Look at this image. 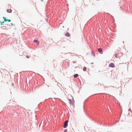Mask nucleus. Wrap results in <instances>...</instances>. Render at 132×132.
<instances>
[{"instance_id": "obj_1", "label": "nucleus", "mask_w": 132, "mask_h": 132, "mask_svg": "<svg viewBox=\"0 0 132 132\" xmlns=\"http://www.w3.org/2000/svg\"><path fill=\"white\" fill-rule=\"evenodd\" d=\"M68 120H67L66 121H65V122H64V125L63 126V127L64 128H65L67 127L68 125Z\"/></svg>"}, {"instance_id": "obj_2", "label": "nucleus", "mask_w": 132, "mask_h": 132, "mask_svg": "<svg viewBox=\"0 0 132 132\" xmlns=\"http://www.w3.org/2000/svg\"><path fill=\"white\" fill-rule=\"evenodd\" d=\"M115 67V65L113 63H111L109 65V67L114 68Z\"/></svg>"}, {"instance_id": "obj_3", "label": "nucleus", "mask_w": 132, "mask_h": 132, "mask_svg": "<svg viewBox=\"0 0 132 132\" xmlns=\"http://www.w3.org/2000/svg\"><path fill=\"white\" fill-rule=\"evenodd\" d=\"M68 100L69 101L70 104H71L73 105V104H74V103L73 101L71 100L70 99H68Z\"/></svg>"}, {"instance_id": "obj_4", "label": "nucleus", "mask_w": 132, "mask_h": 132, "mask_svg": "<svg viewBox=\"0 0 132 132\" xmlns=\"http://www.w3.org/2000/svg\"><path fill=\"white\" fill-rule=\"evenodd\" d=\"M3 18L5 21H8L9 22H10L11 21V20L10 19H6V18L5 17H3Z\"/></svg>"}, {"instance_id": "obj_5", "label": "nucleus", "mask_w": 132, "mask_h": 132, "mask_svg": "<svg viewBox=\"0 0 132 132\" xmlns=\"http://www.w3.org/2000/svg\"><path fill=\"white\" fill-rule=\"evenodd\" d=\"M65 36L67 37H69L70 36V34L68 32H66L65 33Z\"/></svg>"}, {"instance_id": "obj_6", "label": "nucleus", "mask_w": 132, "mask_h": 132, "mask_svg": "<svg viewBox=\"0 0 132 132\" xmlns=\"http://www.w3.org/2000/svg\"><path fill=\"white\" fill-rule=\"evenodd\" d=\"M98 51L99 52L100 54H102L103 53L102 50V49L101 48H98Z\"/></svg>"}, {"instance_id": "obj_7", "label": "nucleus", "mask_w": 132, "mask_h": 132, "mask_svg": "<svg viewBox=\"0 0 132 132\" xmlns=\"http://www.w3.org/2000/svg\"><path fill=\"white\" fill-rule=\"evenodd\" d=\"M129 115H131V113H132V111L131 110V109L130 108L129 109Z\"/></svg>"}, {"instance_id": "obj_8", "label": "nucleus", "mask_w": 132, "mask_h": 132, "mask_svg": "<svg viewBox=\"0 0 132 132\" xmlns=\"http://www.w3.org/2000/svg\"><path fill=\"white\" fill-rule=\"evenodd\" d=\"M7 11L8 13H11L12 12V10L11 9H8L7 10Z\"/></svg>"}, {"instance_id": "obj_9", "label": "nucleus", "mask_w": 132, "mask_h": 132, "mask_svg": "<svg viewBox=\"0 0 132 132\" xmlns=\"http://www.w3.org/2000/svg\"><path fill=\"white\" fill-rule=\"evenodd\" d=\"M34 42H36V43H37V44L38 45L39 44V42L37 40H34Z\"/></svg>"}, {"instance_id": "obj_10", "label": "nucleus", "mask_w": 132, "mask_h": 132, "mask_svg": "<svg viewBox=\"0 0 132 132\" xmlns=\"http://www.w3.org/2000/svg\"><path fill=\"white\" fill-rule=\"evenodd\" d=\"M78 76V75L77 74H76L74 76V77L75 78L77 77Z\"/></svg>"}, {"instance_id": "obj_11", "label": "nucleus", "mask_w": 132, "mask_h": 132, "mask_svg": "<svg viewBox=\"0 0 132 132\" xmlns=\"http://www.w3.org/2000/svg\"><path fill=\"white\" fill-rule=\"evenodd\" d=\"M83 70L84 71H86V67H84L83 69Z\"/></svg>"}, {"instance_id": "obj_12", "label": "nucleus", "mask_w": 132, "mask_h": 132, "mask_svg": "<svg viewBox=\"0 0 132 132\" xmlns=\"http://www.w3.org/2000/svg\"><path fill=\"white\" fill-rule=\"evenodd\" d=\"M4 23V22L3 21V22H1V25H3V23Z\"/></svg>"}, {"instance_id": "obj_13", "label": "nucleus", "mask_w": 132, "mask_h": 132, "mask_svg": "<svg viewBox=\"0 0 132 132\" xmlns=\"http://www.w3.org/2000/svg\"><path fill=\"white\" fill-rule=\"evenodd\" d=\"M64 132H67V129H65L64 130Z\"/></svg>"}, {"instance_id": "obj_14", "label": "nucleus", "mask_w": 132, "mask_h": 132, "mask_svg": "<svg viewBox=\"0 0 132 132\" xmlns=\"http://www.w3.org/2000/svg\"><path fill=\"white\" fill-rule=\"evenodd\" d=\"M26 57L27 58H29V57L28 55H27Z\"/></svg>"}, {"instance_id": "obj_15", "label": "nucleus", "mask_w": 132, "mask_h": 132, "mask_svg": "<svg viewBox=\"0 0 132 132\" xmlns=\"http://www.w3.org/2000/svg\"><path fill=\"white\" fill-rule=\"evenodd\" d=\"M117 54H115V56H116V57H117L116 56H117Z\"/></svg>"}, {"instance_id": "obj_16", "label": "nucleus", "mask_w": 132, "mask_h": 132, "mask_svg": "<svg viewBox=\"0 0 132 132\" xmlns=\"http://www.w3.org/2000/svg\"><path fill=\"white\" fill-rule=\"evenodd\" d=\"M12 86H13L14 85V83H12Z\"/></svg>"}, {"instance_id": "obj_17", "label": "nucleus", "mask_w": 132, "mask_h": 132, "mask_svg": "<svg viewBox=\"0 0 132 132\" xmlns=\"http://www.w3.org/2000/svg\"><path fill=\"white\" fill-rule=\"evenodd\" d=\"M93 63H91V64H93Z\"/></svg>"}, {"instance_id": "obj_18", "label": "nucleus", "mask_w": 132, "mask_h": 132, "mask_svg": "<svg viewBox=\"0 0 132 132\" xmlns=\"http://www.w3.org/2000/svg\"><path fill=\"white\" fill-rule=\"evenodd\" d=\"M20 84H21V83H19V84H20Z\"/></svg>"}]
</instances>
